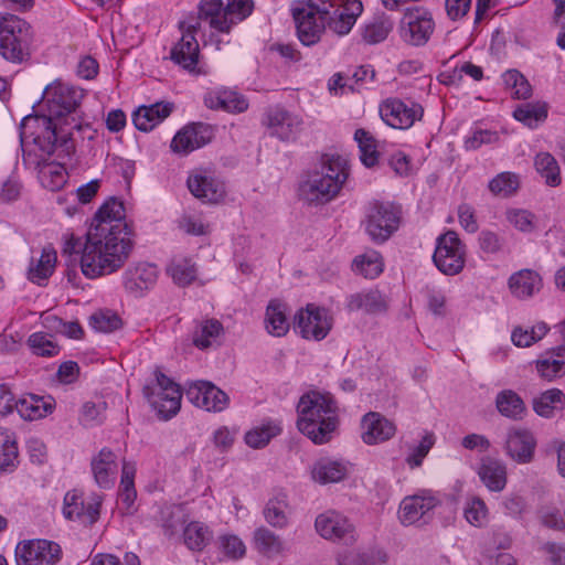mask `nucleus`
<instances>
[{
  "label": "nucleus",
  "mask_w": 565,
  "mask_h": 565,
  "mask_svg": "<svg viewBox=\"0 0 565 565\" xmlns=\"http://www.w3.org/2000/svg\"><path fill=\"white\" fill-rule=\"evenodd\" d=\"M125 216V206L117 199L108 200L96 212L83 250L82 273L86 278L116 273L128 260L134 239Z\"/></svg>",
  "instance_id": "f257e3e1"
},
{
  "label": "nucleus",
  "mask_w": 565,
  "mask_h": 565,
  "mask_svg": "<svg viewBox=\"0 0 565 565\" xmlns=\"http://www.w3.org/2000/svg\"><path fill=\"white\" fill-rule=\"evenodd\" d=\"M82 98V90L62 82L46 86L43 102L47 115L24 117L21 122L22 140L31 139L45 153H53L58 140L66 142L74 130L81 129L76 108Z\"/></svg>",
  "instance_id": "f03ea898"
},
{
  "label": "nucleus",
  "mask_w": 565,
  "mask_h": 565,
  "mask_svg": "<svg viewBox=\"0 0 565 565\" xmlns=\"http://www.w3.org/2000/svg\"><path fill=\"white\" fill-rule=\"evenodd\" d=\"M338 404L329 392L309 391L298 402L297 427L315 444H326L338 428Z\"/></svg>",
  "instance_id": "7ed1b4c3"
},
{
  "label": "nucleus",
  "mask_w": 565,
  "mask_h": 565,
  "mask_svg": "<svg viewBox=\"0 0 565 565\" xmlns=\"http://www.w3.org/2000/svg\"><path fill=\"white\" fill-rule=\"evenodd\" d=\"M349 177L347 160L340 156H323L320 170L315 171L300 185L302 198L310 203L333 200Z\"/></svg>",
  "instance_id": "20e7f679"
},
{
  "label": "nucleus",
  "mask_w": 565,
  "mask_h": 565,
  "mask_svg": "<svg viewBox=\"0 0 565 565\" xmlns=\"http://www.w3.org/2000/svg\"><path fill=\"white\" fill-rule=\"evenodd\" d=\"M34 30L12 13H0V56L14 65L28 63L32 57Z\"/></svg>",
  "instance_id": "39448f33"
},
{
  "label": "nucleus",
  "mask_w": 565,
  "mask_h": 565,
  "mask_svg": "<svg viewBox=\"0 0 565 565\" xmlns=\"http://www.w3.org/2000/svg\"><path fill=\"white\" fill-rule=\"evenodd\" d=\"M198 9L200 17L212 30L211 41L220 50L222 41L217 34H228L234 25L249 17L254 10V2L253 0H227L224 6L223 0H201Z\"/></svg>",
  "instance_id": "423d86ee"
},
{
  "label": "nucleus",
  "mask_w": 565,
  "mask_h": 565,
  "mask_svg": "<svg viewBox=\"0 0 565 565\" xmlns=\"http://www.w3.org/2000/svg\"><path fill=\"white\" fill-rule=\"evenodd\" d=\"M292 17L298 39L306 46L316 44L320 40L326 26L334 32L331 24L338 19L333 14V9H329V7L315 0L295 4L292 7Z\"/></svg>",
  "instance_id": "0eeeda50"
},
{
  "label": "nucleus",
  "mask_w": 565,
  "mask_h": 565,
  "mask_svg": "<svg viewBox=\"0 0 565 565\" xmlns=\"http://www.w3.org/2000/svg\"><path fill=\"white\" fill-rule=\"evenodd\" d=\"M203 18L189 14L179 22L181 39L172 46L170 58L180 67L193 75H205L207 71L200 64V47L196 34L201 29Z\"/></svg>",
  "instance_id": "6e6552de"
},
{
  "label": "nucleus",
  "mask_w": 565,
  "mask_h": 565,
  "mask_svg": "<svg viewBox=\"0 0 565 565\" xmlns=\"http://www.w3.org/2000/svg\"><path fill=\"white\" fill-rule=\"evenodd\" d=\"M467 246L455 231L448 230L436 238L433 262L444 275L460 274L465 268Z\"/></svg>",
  "instance_id": "1a4fd4ad"
},
{
  "label": "nucleus",
  "mask_w": 565,
  "mask_h": 565,
  "mask_svg": "<svg viewBox=\"0 0 565 565\" xmlns=\"http://www.w3.org/2000/svg\"><path fill=\"white\" fill-rule=\"evenodd\" d=\"M145 394L151 406L164 419L173 417L180 409L182 398L180 387L161 371H156V385L145 387Z\"/></svg>",
  "instance_id": "9d476101"
},
{
  "label": "nucleus",
  "mask_w": 565,
  "mask_h": 565,
  "mask_svg": "<svg viewBox=\"0 0 565 565\" xmlns=\"http://www.w3.org/2000/svg\"><path fill=\"white\" fill-rule=\"evenodd\" d=\"M401 210L391 203H374L366 214L365 230L372 241L383 243L397 231Z\"/></svg>",
  "instance_id": "9b49d317"
},
{
  "label": "nucleus",
  "mask_w": 565,
  "mask_h": 565,
  "mask_svg": "<svg viewBox=\"0 0 565 565\" xmlns=\"http://www.w3.org/2000/svg\"><path fill=\"white\" fill-rule=\"evenodd\" d=\"M62 556L60 544L44 539L25 540L15 547L17 565H57Z\"/></svg>",
  "instance_id": "f8f14e48"
},
{
  "label": "nucleus",
  "mask_w": 565,
  "mask_h": 565,
  "mask_svg": "<svg viewBox=\"0 0 565 565\" xmlns=\"http://www.w3.org/2000/svg\"><path fill=\"white\" fill-rule=\"evenodd\" d=\"M435 30L431 13L423 7L407 8L401 21V36L413 46L425 45Z\"/></svg>",
  "instance_id": "ddd939ff"
},
{
  "label": "nucleus",
  "mask_w": 565,
  "mask_h": 565,
  "mask_svg": "<svg viewBox=\"0 0 565 565\" xmlns=\"http://www.w3.org/2000/svg\"><path fill=\"white\" fill-rule=\"evenodd\" d=\"M34 149L30 150L24 160L28 164H33L38 171V179L43 188L50 191H57L66 183L67 173L58 162L50 161L52 153H45L39 146L33 143Z\"/></svg>",
  "instance_id": "4468645a"
},
{
  "label": "nucleus",
  "mask_w": 565,
  "mask_h": 565,
  "mask_svg": "<svg viewBox=\"0 0 565 565\" xmlns=\"http://www.w3.org/2000/svg\"><path fill=\"white\" fill-rule=\"evenodd\" d=\"M332 327V319L323 308L308 305L295 317V330L305 339L320 341L324 339Z\"/></svg>",
  "instance_id": "2eb2a0df"
},
{
  "label": "nucleus",
  "mask_w": 565,
  "mask_h": 565,
  "mask_svg": "<svg viewBox=\"0 0 565 565\" xmlns=\"http://www.w3.org/2000/svg\"><path fill=\"white\" fill-rule=\"evenodd\" d=\"M185 396L194 406L207 412H223L230 404L228 395L207 381L190 383Z\"/></svg>",
  "instance_id": "dca6fc26"
},
{
  "label": "nucleus",
  "mask_w": 565,
  "mask_h": 565,
  "mask_svg": "<svg viewBox=\"0 0 565 565\" xmlns=\"http://www.w3.org/2000/svg\"><path fill=\"white\" fill-rule=\"evenodd\" d=\"M423 107L414 102H403L397 98L386 99L380 106L382 119L396 129H408L423 117Z\"/></svg>",
  "instance_id": "f3484780"
},
{
  "label": "nucleus",
  "mask_w": 565,
  "mask_h": 565,
  "mask_svg": "<svg viewBox=\"0 0 565 565\" xmlns=\"http://www.w3.org/2000/svg\"><path fill=\"white\" fill-rule=\"evenodd\" d=\"M315 527L319 535L330 541H352L354 526L349 519L334 510L319 514L315 521Z\"/></svg>",
  "instance_id": "a211bd4d"
},
{
  "label": "nucleus",
  "mask_w": 565,
  "mask_h": 565,
  "mask_svg": "<svg viewBox=\"0 0 565 565\" xmlns=\"http://www.w3.org/2000/svg\"><path fill=\"white\" fill-rule=\"evenodd\" d=\"M212 130L202 122L184 126L173 137L170 148L174 153L188 154L211 141Z\"/></svg>",
  "instance_id": "6ab92c4d"
},
{
  "label": "nucleus",
  "mask_w": 565,
  "mask_h": 565,
  "mask_svg": "<svg viewBox=\"0 0 565 565\" xmlns=\"http://www.w3.org/2000/svg\"><path fill=\"white\" fill-rule=\"evenodd\" d=\"M439 500L430 491H420L405 497L398 510V518L404 525H411L426 516Z\"/></svg>",
  "instance_id": "aec40b11"
},
{
  "label": "nucleus",
  "mask_w": 565,
  "mask_h": 565,
  "mask_svg": "<svg viewBox=\"0 0 565 565\" xmlns=\"http://www.w3.org/2000/svg\"><path fill=\"white\" fill-rule=\"evenodd\" d=\"M318 3L333 9V14L338 17L332 22L334 33L339 35L348 34L356 22V19L363 11V6L360 0H315Z\"/></svg>",
  "instance_id": "412c9836"
},
{
  "label": "nucleus",
  "mask_w": 565,
  "mask_h": 565,
  "mask_svg": "<svg viewBox=\"0 0 565 565\" xmlns=\"http://www.w3.org/2000/svg\"><path fill=\"white\" fill-rule=\"evenodd\" d=\"M361 430V438L366 445H376L391 439L396 426L382 414L370 412L362 417Z\"/></svg>",
  "instance_id": "4be33fe9"
},
{
  "label": "nucleus",
  "mask_w": 565,
  "mask_h": 565,
  "mask_svg": "<svg viewBox=\"0 0 565 565\" xmlns=\"http://www.w3.org/2000/svg\"><path fill=\"white\" fill-rule=\"evenodd\" d=\"M186 183L190 192L203 202L217 203L225 195L224 184L206 171H194Z\"/></svg>",
  "instance_id": "5701e85b"
},
{
  "label": "nucleus",
  "mask_w": 565,
  "mask_h": 565,
  "mask_svg": "<svg viewBox=\"0 0 565 565\" xmlns=\"http://www.w3.org/2000/svg\"><path fill=\"white\" fill-rule=\"evenodd\" d=\"M536 440L533 434L524 428H512L507 434V454L519 463H527L533 459Z\"/></svg>",
  "instance_id": "b1692460"
},
{
  "label": "nucleus",
  "mask_w": 565,
  "mask_h": 565,
  "mask_svg": "<svg viewBox=\"0 0 565 565\" xmlns=\"http://www.w3.org/2000/svg\"><path fill=\"white\" fill-rule=\"evenodd\" d=\"M90 469L96 484L102 489H110L118 471L116 454L107 447L102 448L92 458Z\"/></svg>",
  "instance_id": "393cba45"
},
{
  "label": "nucleus",
  "mask_w": 565,
  "mask_h": 565,
  "mask_svg": "<svg viewBox=\"0 0 565 565\" xmlns=\"http://www.w3.org/2000/svg\"><path fill=\"white\" fill-rule=\"evenodd\" d=\"M125 289L136 296H142L145 290L152 288L158 279V268L153 264L140 263L124 274Z\"/></svg>",
  "instance_id": "a878e982"
},
{
  "label": "nucleus",
  "mask_w": 565,
  "mask_h": 565,
  "mask_svg": "<svg viewBox=\"0 0 565 565\" xmlns=\"http://www.w3.org/2000/svg\"><path fill=\"white\" fill-rule=\"evenodd\" d=\"M99 505L98 501L86 503L81 492L72 490L64 497L63 515L68 520L92 524L99 515Z\"/></svg>",
  "instance_id": "bb28decb"
},
{
  "label": "nucleus",
  "mask_w": 565,
  "mask_h": 565,
  "mask_svg": "<svg viewBox=\"0 0 565 565\" xmlns=\"http://www.w3.org/2000/svg\"><path fill=\"white\" fill-rule=\"evenodd\" d=\"M302 120L299 116L285 109L276 108L268 114V128L270 135L282 141H289L296 138L301 130Z\"/></svg>",
  "instance_id": "cd10ccee"
},
{
  "label": "nucleus",
  "mask_w": 565,
  "mask_h": 565,
  "mask_svg": "<svg viewBox=\"0 0 565 565\" xmlns=\"http://www.w3.org/2000/svg\"><path fill=\"white\" fill-rule=\"evenodd\" d=\"M204 104L210 109L224 110L233 114L243 113L248 108L247 99L242 94L230 88L209 90L204 95Z\"/></svg>",
  "instance_id": "c85d7f7f"
},
{
  "label": "nucleus",
  "mask_w": 565,
  "mask_h": 565,
  "mask_svg": "<svg viewBox=\"0 0 565 565\" xmlns=\"http://www.w3.org/2000/svg\"><path fill=\"white\" fill-rule=\"evenodd\" d=\"M292 515V508L287 493L279 491L266 503L263 516L268 525L274 529L284 530L289 526Z\"/></svg>",
  "instance_id": "c756f323"
},
{
  "label": "nucleus",
  "mask_w": 565,
  "mask_h": 565,
  "mask_svg": "<svg viewBox=\"0 0 565 565\" xmlns=\"http://www.w3.org/2000/svg\"><path fill=\"white\" fill-rule=\"evenodd\" d=\"M55 408L52 396L25 394L18 399V413L25 420H38L51 414Z\"/></svg>",
  "instance_id": "7c9ffc66"
},
{
  "label": "nucleus",
  "mask_w": 565,
  "mask_h": 565,
  "mask_svg": "<svg viewBox=\"0 0 565 565\" xmlns=\"http://www.w3.org/2000/svg\"><path fill=\"white\" fill-rule=\"evenodd\" d=\"M223 324L214 318L198 321L192 331V343L199 350H207L221 343Z\"/></svg>",
  "instance_id": "2f4dec72"
},
{
  "label": "nucleus",
  "mask_w": 565,
  "mask_h": 565,
  "mask_svg": "<svg viewBox=\"0 0 565 565\" xmlns=\"http://www.w3.org/2000/svg\"><path fill=\"white\" fill-rule=\"evenodd\" d=\"M478 476L490 491L501 492L507 486V466L498 459L483 458L478 469Z\"/></svg>",
  "instance_id": "473e14b6"
},
{
  "label": "nucleus",
  "mask_w": 565,
  "mask_h": 565,
  "mask_svg": "<svg viewBox=\"0 0 565 565\" xmlns=\"http://www.w3.org/2000/svg\"><path fill=\"white\" fill-rule=\"evenodd\" d=\"M172 104L156 103L140 106L132 116L135 127L140 131H150L172 111Z\"/></svg>",
  "instance_id": "72a5a7b5"
},
{
  "label": "nucleus",
  "mask_w": 565,
  "mask_h": 565,
  "mask_svg": "<svg viewBox=\"0 0 565 565\" xmlns=\"http://www.w3.org/2000/svg\"><path fill=\"white\" fill-rule=\"evenodd\" d=\"M349 311L362 310L370 315L384 312L387 308L384 296L376 289L352 294L347 299Z\"/></svg>",
  "instance_id": "f704fd0d"
},
{
  "label": "nucleus",
  "mask_w": 565,
  "mask_h": 565,
  "mask_svg": "<svg viewBox=\"0 0 565 565\" xmlns=\"http://www.w3.org/2000/svg\"><path fill=\"white\" fill-rule=\"evenodd\" d=\"M539 375L546 381H553L565 374V347H558L545 352L535 361Z\"/></svg>",
  "instance_id": "c9c22d12"
},
{
  "label": "nucleus",
  "mask_w": 565,
  "mask_h": 565,
  "mask_svg": "<svg viewBox=\"0 0 565 565\" xmlns=\"http://www.w3.org/2000/svg\"><path fill=\"white\" fill-rule=\"evenodd\" d=\"M542 287L541 276L532 269H521L509 278V288L520 299L532 297Z\"/></svg>",
  "instance_id": "e433bc0d"
},
{
  "label": "nucleus",
  "mask_w": 565,
  "mask_h": 565,
  "mask_svg": "<svg viewBox=\"0 0 565 565\" xmlns=\"http://www.w3.org/2000/svg\"><path fill=\"white\" fill-rule=\"evenodd\" d=\"M252 543L254 548L266 557H275L286 551L284 540L264 525L255 529Z\"/></svg>",
  "instance_id": "4c0bfd02"
},
{
  "label": "nucleus",
  "mask_w": 565,
  "mask_h": 565,
  "mask_svg": "<svg viewBox=\"0 0 565 565\" xmlns=\"http://www.w3.org/2000/svg\"><path fill=\"white\" fill-rule=\"evenodd\" d=\"M57 260V255L52 246L43 247L41 256L38 259H32L28 277L31 281L41 285L45 281L54 271Z\"/></svg>",
  "instance_id": "58836bf2"
},
{
  "label": "nucleus",
  "mask_w": 565,
  "mask_h": 565,
  "mask_svg": "<svg viewBox=\"0 0 565 565\" xmlns=\"http://www.w3.org/2000/svg\"><path fill=\"white\" fill-rule=\"evenodd\" d=\"M348 473V467L344 462L323 458L318 460L312 467V478L320 483H331L341 481Z\"/></svg>",
  "instance_id": "ea45409f"
},
{
  "label": "nucleus",
  "mask_w": 565,
  "mask_h": 565,
  "mask_svg": "<svg viewBox=\"0 0 565 565\" xmlns=\"http://www.w3.org/2000/svg\"><path fill=\"white\" fill-rule=\"evenodd\" d=\"M167 274L173 282L180 287H185L196 279L198 268L192 258L173 257L167 266Z\"/></svg>",
  "instance_id": "a19ab883"
},
{
  "label": "nucleus",
  "mask_w": 565,
  "mask_h": 565,
  "mask_svg": "<svg viewBox=\"0 0 565 565\" xmlns=\"http://www.w3.org/2000/svg\"><path fill=\"white\" fill-rule=\"evenodd\" d=\"M289 321L286 315V306L277 300H271L265 313V328L274 337H282L289 330Z\"/></svg>",
  "instance_id": "79ce46f5"
},
{
  "label": "nucleus",
  "mask_w": 565,
  "mask_h": 565,
  "mask_svg": "<svg viewBox=\"0 0 565 565\" xmlns=\"http://www.w3.org/2000/svg\"><path fill=\"white\" fill-rule=\"evenodd\" d=\"M213 533L210 527L199 521L188 523L183 530V542L193 552H201L211 542Z\"/></svg>",
  "instance_id": "37998d69"
},
{
  "label": "nucleus",
  "mask_w": 565,
  "mask_h": 565,
  "mask_svg": "<svg viewBox=\"0 0 565 565\" xmlns=\"http://www.w3.org/2000/svg\"><path fill=\"white\" fill-rule=\"evenodd\" d=\"M534 167L548 186L555 188L562 183L559 164L550 152H539L534 158Z\"/></svg>",
  "instance_id": "c03bdc74"
},
{
  "label": "nucleus",
  "mask_w": 565,
  "mask_h": 565,
  "mask_svg": "<svg viewBox=\"0 0 565 565\" xmlns=\"http://www.w3.org/2000/svg\"><path fill=\"white\" fill-rule=\"evenodd\" d=\"M495 405L502 416L511 419H521L525 413L523 399L512 390H504L498 393Z\"/></svg>",
  "instance_id": "a18cd8bd"
},
{
  "label": "nucleus",
  "mask_w": 565,
  "mask_h": 565,
  "mask_svg": "<svg viewBox=\"0 0 565 565\" xmlns=\"http://www.w3.org/2000/svg\"><path fill=\"white\" fill-rule=\"evenodd\" d=\"M513 117L529 128H536L547 118V105L545 103H526L518 106Z\"/></svg>",
  "instance_id": "49530a36"
},
{
  "label": "nucleus",
  "mask_w": 565,
  "mask_h": 565,
  "mask_svg": "<svg viewBox=\"0 0 565 565\" xmlns=\"http://www.w3.org/2000/svg\"><path fill=\"white\" fill-rule=\"evenodd\" d=\"M352 268L356 274L373 279L383 271V260L379 252L367 250L353 259Z\"/></svg>",
  "instance_id": "de8ad7c7"
},
{
  "label": "nucleus",
  "mask_w": 565,
  "mask_h": 565,
  "mask_svg": "<svg viewBox=\"0 0 565 565\" xmlns=\"http://www.w3.org/2000/svg\"><path fill=\"white\" fill-rule=\"evenodd\" d=\"M520 188L519 174L510 171H504L497 174L489 181V191L500 198H510L514 195Z\"/></svg>",
  "instance_id": "09e8293b"
},
{
  "label": "nucleus",
  "mask_w": 565,
  "mask_h": 565,
  "mask_svg": "<svg viewBox=\"0 0 565 565\" xmlns=\"http://www.w3.org/2000/svg\"><path fill=\"white\" fill-rule=\"evenodd\" d=\"M18 446L13 434L8 429H0V470L10 471L18 463Z\"/></svg>",
  "instance_id": "8fccbe9b"
},
{
  "label": "nucleus",
  "mask_w": 565,
  "mask_h": 565,
  "mask_svg": "<svg viewBox=\"0 0 565 565\" xmlns=\"http://www.w3.org/2000/svg\"><path fill=\"white\" fill-rule=\"evenodd\" d=\"M393 29L392 21L384 17H375L362 28V39L367 44H377L384 41Z\"/></svg>",
  "instance_id": "3c124183"
},
{
  "label": "nucleus",
  "mask_w": 565,
  "mask_h": 565,
  "mask_svg": "<svg viewBox=\"0 0 565 565\" xmlns=\"http://www.w3.org/2000/svg\"><path fill=\"white\" fill-rule=\"evenodd\" d=\"M548 331L544 322H539L531 328L515 327L511 332V341L518 348H529L542 340Z\"/></svg>",
  "instance_id": "603ef678"
},
{
  "label": "nucleus",
  "mask_w": 565,
  "mask_h": 565,
  "mask_svg": "<svg viewBox=\"0 0 565 565\" xmlns=\"http://www.w3.org/2000/svg\"><path fill=\"white\" fill-rule=\"evenodd\" d=\"M354 139L359 145L362 163L367 168L374 167L379 162L380 157L377 142L374 137L364 129H358L354 134Z\"/></svg>",
  "instance_id": "864d4df0"
},
{
  "label": "nucleus",
  "mask_w": 565,
  "mask_h": 565,
  "mask_svg": "<svg viewBox=\"0 0 565 565\" xmlns=\"http://www.w3.org/2000/svg\"><path fill=\"white\" fill-rule=\"evenodd\" d=\"M564 393L558 388H551L542 393L533 401V408L539 416L550 418L554 411L563 404Z\"/></svg>",
  "instance_id": "5fc2aeb1"
},
{
  "label": "nucleus",
  "mask_w": 565,
  "mask_h": 565,
  "mask_svg": "<svg viewBox=\"0 0 565 565\" xmlns=\"http://www.w3.org/2000/svg\"><path fill=\"white\" fill-rule=\"evenodd\" d=\"M502 81L505 88L511 90V95L516 99H526L532 94V87L529 81L516 70L504 72Z\"/></svg>",
  "instance_id": "6e6d98bb"
},
{
  "label": "nucleus",
  "mask_w": 565,
  "mask_h": 565,
  "mask_svg": "<svg viewBox=\"0 0 565 565\" xmlns=\"http://www.w3.org/2000/svg\"><path fill=\"white\" fill-rule=\"evenodd\" d=\"M279 434L280 427L273 422H268L247 431L245 443L252 448H263L273 437Z\"/></svg>",
  "instance_id": "4d7b16f0"
},
{
  "label": "nucleus",
  "mask_w": 565,
  "mask_h": 565,
  "mask_svg": "<svg viewBox=\"0 0 565 565\" xmlns=\"http://www.w3.org/2000/svg\"><path fill=\"white\" fill-rule=\"evenodd\" d=\"M217 547L223 557L230 561H237L245 556L246 545L235 534H222L217 537Z\"/></svg>",
  "instance_id": "13d9d810"
},
{
  "label": "nucleus",
  "mask_w": 565,
  "mask_h": 565,
  "mask_svg": "<svg viewBox=\"0 0 565 565\" xmlns=\"http://www.w3.org/2000/svg\"><path fill=\"white\" fill-rule=\"evenodd\" d=\"M89 324L98 332L109 333L118 330L122 321L121 318L111 310H98L90 316Z\"/></svg>",
  "instance_id": "bf43d9fd"
},
{
  "label": "nucleus",
  "mask_w": 565,
  "mask_h": 565,
  "mask_svg": "<svg viewBox=\"0 0 565 565\" xmlns=\"http://www.w3.org/2000/svg\"><path fill=\"white\" fill-rule=\"evenodd\" d=\"M28 343L32 352L40 356H55L60 353V347L51 334L35 332L29 337Z\"/></svg>",
  "instance_id": "052dcab7"
},
{
  "label": "nucleus",
  "mask_w": 565,
  "mask_h": 565,
  "mask_svg": "<svg viewBox=\"0 0 565 565\" xmlns=\"http://www.w3.org/2000/svg\"><path fill=\"white\" fill-rule=\"evenodd\" d=\"M465 518L473 526H482L488 520V509L484 501L472 497L466 503Z\"/></svg>",
  "instance_id": "680f3d73"
},
{
  "label": "nucleus",
  "mask_w": 565,
  "mask_h": 565,
  "mask_svg": "<svg viewBox=\"0 0 565 565\" xmlns=\"http://www.w3.org/2000/svg\"><path fill=\"white\" fill-rule=\"evenodd\" d=\"M505 215L509 223L521 232L530 233L535 228V216L527 210L510 209Z\"/></svg>",
  "instance_id": "e2e57ef3"
},
{
  "label": "nucleus",
  "mask_w": 565,
  "mask_h": 565,
  "mask_svg": "<svg viewBox=\"0 0 565 565\" xmlns=\"http://www.w3.org/2000/svg\"><path fill=\"white\" fill-rule=\"evenodd\" d=\"M106 409V403L86 402L83 404L81 412V422L86 426L98 425L103 422V414Z\"/></svg>",
  "instance_id": "0e129e2a"
},
{
  "label": "nucleus",
  "mask_w": 565,
  "mask_h": 565,
  "mask_svg": "<svg viewBox=\"0 0 565 565\" xmlns=\"http://www.w3.org/2000/svg\"><path fill=\"white\" fill-rule=\"evenodd\" d=\"M499 140L497 131L488 129H475L465 140L467 150H477L482 145L494 143Z\"/></svg>",
  "instance_id": "69168bd1"
},
{
  "label": "nucleus",
  "mask_w": 565,
  "mask_h": 565,
  "mask_svg": "<svg viewBox=\"0 0 565 565\" xmlns=\"http://www.w3.org/2000/svg\"><path fill=\"white\" fill-rule=\"evenodd\" d=\"M458 220L460 226L470 234H473L478 231L479 224L476 216V210L468 203H461L458 206Z\"/></svg>",
  "instance_id": "338daca9"
},
{
  "label": "nucleus",
  "mask_w": 565,
  "mask_h": 565,
  "mask_svg": "<svg viewBox=\"0 0 565 565\" xmlns=\"http://www.w3.org/2000/svg\"><path fill=\"white\" fill-rule=\"evenodd\" d=\"M480 248L488 254L499 253L502 248L501 237L493 231L483 230L478 236Z\"/></svg>",
  "instance_id": "774afa93"
}]
</instances>
